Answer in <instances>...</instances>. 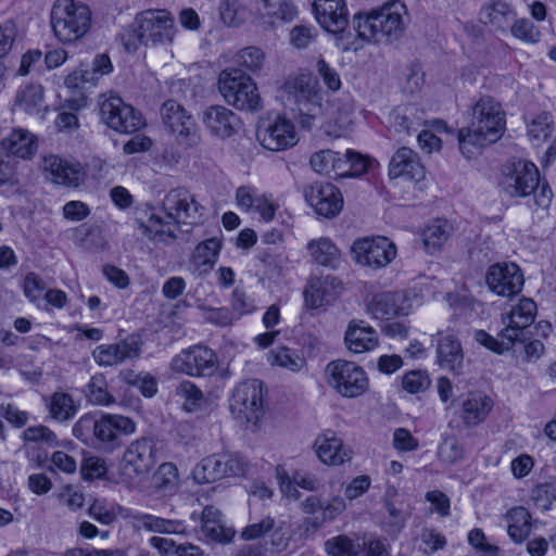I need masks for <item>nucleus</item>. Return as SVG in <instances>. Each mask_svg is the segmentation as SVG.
Here are the masks:
<instances>
[{
	"mask_svg": "<svg viewBox=\"0 0 556 556\" xmlns=\"http://www.w3.org/2000/svg\"><path fill=\"white\" fill-rule=\"evenodd\" d=\"M132 518L138 528L149 532L161 534H182L186 532V526L180 520L165 519L150 514H136Z\"/></svg>",
	"mask_w": 556,
	"mask_h": 556,
	"instance_id": "nucleus-38",
	"label": "nucleus"
},
{
	"mask_svg": "<svg viewBox=\"0 0 556 556\" xmlns=\"http://www.w3.org/2000/svg\"><path fill=\"white\" fill-rule=\"evenodd\" d=\"M161 118L169 132L187 142L198 139L197 125L192 115L175 100H167L161 106Z\"/></svg>",
	"mask_w": 556,
	"mask_h": 556,
	"instance_id": "nucleus-18",
	"label": "nucleus"
},
{
	"mask_svg": "<svg viewBox=\"0 0 556 556\" xmlns=\"http://www.w3.org/2000/svg\"><path fill=\"white\" fill-rule=\"evenodd\" d=\"M283 90L290 109L301 117L303 125L321 113V90L312 74L301 73L289 77Z\"/></svg>",
	"mask_w": 556,
	"mask_h": 556,
	"instance_id": "nucleus-4",
	"label": "nucleus"
},
{
	"mask_svg": "<svg viewBox=\"0 0 556 556\" xmlns=\"http://www.w3.org/2000/svg\"><path fill=\"white\" fill-rule=\"evenodd\" d=\"M232 61L241 70L240 72L243 73L244 71L256 74L263 70L266 62V54L261 48L249 46L239 50L233 55Z\"/></svg>",
	"mask_w": 556,
	"mask_h": 556,
	"instance_id": "nucleus-47",
	"label": "nucleus"
},
{
	"mask_svg": "<svg viewBox=\"0 0 556 556\" xmlns=\"http://www.w3.org/2000/svg\"><path fill=\"white\" fill-rule=\"evenodd\" d=\"M58 498L62 505L72 511H76L85 505L84 493L73 485L63 486Z\"/></svg>",
	"mask_w": 556,
	"mask_h": 556,
	"instance_id": "nucleus-63",
	"label": "nucleus"
},
{
	"mask_svg": "<svg viewBox=\"0 0 556 556\" xmlns=\"http://www.w3.org/2000/svg\"><path fill=\"white\" fill-rule=\"evenodd\" d=\"M256 139L264 149L279 152L294 147L299 136L291 119L277 115L257 122Z\"/></svg>",
	"mask_w": 556,
	"mask_h": 556,
	"instance_id": "nucleus-10",
	"label": "nucleus"
},
{
	"mask_svg": "<svg viewBox=\"0 0 556 556\" xmlns=\"http://www.w3.org/2000/svg\"><path fill=\"white\" fill-rule=\"evenodd\" d=\"M515 17V8L505 0H488L479 10V21L501 31L506 30Z\"/></svg>",
	"mask_w": 556,
	"mask_h": 556,
	"instance_id": "nucleus-32",
	"label": "nucleus"
},
{
	"mask_svg": "<svg viewBox=\"0 0 556 556\" xmlns=\"http://www.w3.org/2000/svg\"><path fill=\"white\" fill-rule=\"evenodd\" d=\"M407 21L406 5L400 0H391L368 13L354 15L353 24L361 39L369 43H389L402 37Z\"/></svg>",
	"mask_w": 556,
	"mask_h": 556,
	"instance_id": "nucleus-2",
	"label": "nucleus"
},
{
	"mask_svg": "<svg viewBox=\"0 0 556 556\" xmlns=\"http://www.w3.org/2000/svg\"><path fill=\"white\" fill-rule=\"evenodd\" d=\"M176 395L185 400V409L191 412L195 409L203 401L202 391L192 382L181 381L176 388Z\"/></svg>",
	"mask_w": 556,
	"mask_h": 556,
	"instance_id": "nucleus-57",
	"label": "nucleus"
},
{
	"mask_svg": "<svg viewBox=\"0 0 556 556\" xmlns=\"http://www.w3.org/2000/svg\"><path fill=\"white\" fill-rule=\"evenodd\" d=\"M177 29L166 10H147L136 16L135 33L144 46H165L174 40Z\"/></svg>",
	"mask_w": 556,
	"mask_h": 556,
	"instance_id": "nucleus-9",
	"label": "nucleus"
},
{
	"mask_svg": "<svg viewBox=\"0 0 556 556\" xmlns=\"http://www.w3.org/2000/svg\"><path fill=\"white\" fill-rule=\"evenodd\" d=\"M15 106L28 114H39L46 109L45 90L39 84H26L16 91Z\"/></svg>",
	"mask_w": 556,
	"mask_h": 556,
	"instance_id": "nucleus-39",
	"label": "nucleus"
},
{
	"mask_svg": "<svg viewBox=\"0 0 556 556\" xmlns=\"http://www.w3.org/2000/svg\"><path fill=\"white\" fill-rule=\"evenodd\" d=\"M225 478L247 477L253 469L252 463L241 454L224 453Z\"/></svg>",
	"mask_w": 556,
	"mask_h": 556,
	"instance_id": "nucleus-52",
	"label": "nucleus"
},
{
	"mask_svg": "<svg viewBox=\"0 0 556 556\" xmlns=\"http://www.w3.org/2000/svg\"><path fill=\"white\" fill-rule=\"evenodd\" d=\"M46 291V283L37 274L29 273L26 275L24 279V293L30 302L38 305Z\"/></svg>",
	"mask_w": 556,
	"mask_h": 556,
	"instance_id": "nucleus-62",
	"label": "nucleus"
},
{
	"mask_svg": "<svg viewBox=\"0 0 556 556\" xmlns=\"http://www.w3.org/2000/svg\"><path fill=\"white\" fill-rule=\"evenodd\" d=\"M507 532L515 543H521L530 533V515L523 507H514L506 514Z\"/></svg>",
	"mask_w": 556,
	"mask_h": 556,
	"instance_id": "nucleus-45",
	"label": "nucleus"
},
{
	"mask_svg": "<svg viewBox=\"0 0 556 556\" xmlns=\"http://www.w3.org/2000/svg\"><path fill=\"white\" fill-rule=\"evenodd\" d=\"M137 340L124 339L115 343L100 344L92 351V358L100 367H115L140 356Z\"/></svg>",
	"mask_w": 556,
	"mask_h": 556,
	"instance_id": "nucleus-23",
	"label": "nucleus"
},
{
	"mask_svg": "<svg viewBox=\"0 0 556 556\" xmlns=\"http://www.w3.org/2000/svg\"><path fill=\"white\" fill-rule=\"evenodd\" d=\"M285 522H280L277 527L276 519L269 515L263 517L261 520L248 525L240 533V538L244 541H254L268 534L269 532L282 530Z\"/></svg>",
	"mask_w": 556,
	"mask_h": 556,
	"instance_id": "nucleus-51",
	"label": "nucleus"
},
{
	"mask_svg": "<svg viewBox=\"0 0 556 556\" xmlns=\"http://www.w3.org/2000/svg\"><path fill=\"white\" fill-rule=\"evenodd\" d=\"M325 374L328 386L343 397H357L368 390V376L365 369L354 362L332 361L326 366Z\"/></svg>",
	"mask_w": 556,
	"mask_h": 556,
	"instance_id": "nucleus-7",
	"label": "nucleus"
},
{
	"mask_svg": "<svg viewBox=\"0 0 556 556\" xmlns=\"http://www.w3.org/2000/svg\"><path fill=\"white\" fill-rule=\"evenodd\" d=\"M392 125L397 132L410 134L421 125V117L414 106L399 108L392 112Z\"/></svg>",
	"mask_w": 556,
	"mask_h": 556,
	"instance_id": "nucleus-50",
	"label": "nucleus"
},
{
	"mask_svg": "<svg viewBox=\"0 0 556 556\" xmlns=\"http://www.w3.org/2000/svg\"><path fill=\"white\" fill-rule=\"evenodd\" d=\"M216 366L217 357L215 353L202 345H194L182 350L170 363V368L174 372L187 376L210 375L214 372Z\"/></svg>",
	"mask_w": 556,
	"mask_h": 556,
	"instance_id": "nucleus-17",
	"label": "nucleus"
},
{
	"mask_svg": "<svg viewBox=\"0 0 556 556\" xmlns=\"http://www.w3.org/2000/svg\"><path fill=\"white\" fill-rule=\"evenodd\" d=\"M511 35L526 43H536L541 38L540 29L529 20L519 18L510 26Z\"/></svg>",
	"mask_w": 556,
	"mask_h": 556,
	"instance_id": "nucleus-56",
	"label": "nucleus"
},
{
	"mask_svg": "<svg viewBox=\"0 0 556 556\" xmlns=\"http://www.w3.org/2000/svg\"><path fill=\"white\" fill-rule=\"evenodd\" d=\"M267 362L270 366L299 372L306 366V361L298 352L287 348L278 346L267 354Z\"/></svg>",
	"mask_w": 556,
	"mask_h": 556,
	"instance_id": "nucleus-46",
	"label": "nucleus"
},
{
	"mask_svg": "<svg viewBox=\"0 0 556 556\" xmlns=\"http://www.w3.org/2000/svg\"><path fill=\"white\" fill-rule=\"evenodd\" d=\"M345 170L344 176H359L365 174L371 165V160L352 150L345 153Z\"/></svg>",
	"mask_w": 556,
	"mask_h": 556,
	"instance_id": "nucleus-61",
	"label": "nucleus"
},
{
	"mask_svg": "<svg viewBox=\"0 0 556 556\" xmlns=\"http://www.w3.org/2000/svg\"><path fill=\"white\" fill-rule=\"evenodd\" d=\"M203 124L215 137L226 139L233 136L240 127V118L223 105H212L203 112Z\"/></svg>",
	"mask_w": 556,
	"mask_h": 556,
	"instance_id": "nucleus-28",
	"label": "nucleus"
},
{
	"mask_svg": "<svg viewBox=\"0 0 556 556\" xmlns=\"http://www.w3.org/2000/svg\"><path fill=\"white\" fill-rule=\"evenodd\" d=\"M523 282V275L514 263L495 264L489 268L486 274V283L490 290L502 296L519 293Z\"/></svg>",
	"mask_w": 556,
	"mask_h": 556,
	"instance_id": "nucleus-20",
	"label": "nucleus"
},
{
	"mask_svg": "<svg viewBox=\"0 0 556 556\" xmlns=\"http://www.w3.org/2000/svg\"><path fill=\"white\" fill-rule=\"evenodd\" d=\"M236 201L241 210L257 214L265 223L271 222L279 208V203L271 194L260 193L255 188L248 186L237 189Z\"/></svg>",
	"mask_w": 556,
	"mask_h": 556,
	"instance_id": "nucleus-22",
	"label": "nucleus"
},
{
	"mask_svg": "<svg viewBox=\"0 0 556 556\" xmlns=\"http://www.w3.org/2000/svg\"><path fill=\"white\" fill-rule=\"evenodd\" d=\"M218 88L225 101L240 111L258 112L264 106L256 83L238 70L223 71Z\"/></svg>",
	"mask_w": 556,
	"mask_h": 556,
	"instance_id": "nucleus-5",
	"label": "nucleus"
},
{
	"mask_svg": "<svg viewBox=\"0 0 556 556\" xmlns=\"http://www.w3.org/2000/svg\"><path fill=\"white\" fill-rule=\"evenodd\" d=\"M135 430L136 425L130 418L108 414L96 419L94 437L101 442H111L118 433L131 434Z\"/></svg>",
	"mask_w": 556,
	"mask_h": 556,
	"instance_id": "nucleus-34",
	"label": "nucleus"
},
{
	"mask_svg": "<svg viewBox=\"0 0 556 556\" xmlns=\"http://www.w3.org/2000/svg\"><path fill=\"white\" fill-rule=\"evenodd\" d=\"M402 387L408 393L417 394L430 387V378L422 370H412L403 376Z\"/></svg>",
	"mask_w": 556,
	"mask_h": 556,
	"instance_id": "nucleus-59",
	"label": "nucleus"
},
{
	"mask_svg": "<svg viewBox=\"0 0 556 556\" xmlns=\"http://www.w3.org/2000/svg\"><path fill=\"white\" fill-rule=\"evenodd\" d=\"M78 405L72 395L64 392H55L49 403V414L58 421H66L76 415Z\"/></svg>",
	"mask_w": 556,
	"mask_h": 556,
	"instance_id": "nucleus-49",
	"label": "nucleus"
},
{
	"mask_svg": "<svg viewBox=\"0 0 556 556\" xmlns=\"http://www.w3.org/2000/svg\"><path fill=\"white\" fill-rule=\"evenodd\" d=\"M0 149L15 161H28L37 153L38 139L31 131L16 128L1 140Z\"/></svg>",
	"mask_w": 556,
	"mask_h": 556,
	"instance_id": "nucleus-29",
	"label": "nucleus"
},
{
	"mask_svg": "<svg viewBox=\"0 0 556 556\" xmlns=\"http://www.w3.org/2000/svg\"><path fill=\"white\" fill-rule=\"evenodd\" d=\"M89 401L97 405L108 406L115 402L106 390V382L102 375L93 376L87 386Z\"/></svg>",
	"mask_w": 556,
	"mask_h": 556,
	"instance_id": "nucleus-55",
	"label": "nucleus"
},
{
	"mask_svg": "<svg viewBox=\"0 0 556 556\" xmlns=\"http://www.w3.org/2000/svg\"><path fill=\"white\" fill-rule=\"evenodd\" d=\"M366 312L374 319L390 320L407 316L413 308L410 298L402 291H382L370 293L365 300Z\"/></svg>",
	"mask_w": 556,
	"mask_h": 556,
	"instance_id": "nucleus-14",
	"label": "nucleus"
},
{
	"mask_svg": "<svg viewBox=\"0 0 556 556\" xmlns=\"http://www.w3.org/2000/svg\"><path fill=\"white\" fill-rule=\"evenodd\" d=\"M159 460V451L153 440L140 438L132 441L124 451L119 476L131 484L150 473Z\"/></svg>",
	"mask_w": 556,
	"mask_h": 556,
	"instance_id": "nucleus-6",
	"label": "nucleus"
},
{
	"mask_svg": "<svg viewBox=\"0 0 556 556\" xmlns=\"http://www.w3.org/2000/svg\"><path fill=\"white\" fill-rule=\"evenodd\" d=\"M306 248L311 257L321 266L334 267L339 262L340 251L329 238L313 239Z\"/></svg>",
	"mask_w": 556,
	"mask_h": 556,
	"instance_id": "nucleus-43",
	"label": "nucleus"
},
{
	"mask_svg": "<svg viewBox=\"0 0 556 556\" xmlns=\"http://www.w3.org/2000/svg\"><path fill=\"white\" fill-rule=\"evenodd\" d=\"M539 181L538 167L532 162L519 159L502 166L498 187L510 198H526L538 188Z\"/></svg>",
	"mask_w": 556,
	"mask_h": 556,
	"instance_id": "nucleus-8",
	"label": "nucleus"
},
{
	"mask_svg": "<svg viewBox=\"0 0 556 556\" xmlns=\"http://www.w3.org/2000/svg\"><path fill=\"white\" fill-rule=\"evenodd\" d=\"M316 36L314 26L296 25L290 30L289 40L294 48L306 49L315 41Z\"/></svg>",
	"mask_w": 556,
	"mask_h": 556,
	"instance_id": "nucleus-60",
	"label": "nucleus"
},
{
	"mask_svg": "<svg viewBox=\"0 0 556 556\" xmlns=\"http://www.w3.org/2000/svg\"><path fill=\"white\" fill-rule=\"evenodd\" d=\"M218 10L222 22L229 27H239L250 17V10L241 0H220Z\"/></svg>",
	"mask_w": 556,
	"mask_h": 556,
	"instance_id": "nucleus-48",
	"label": "nucleus"
},
{
	"mask_svg": "<svg viewBox=\"0 0 556 556\" xmlns=\"http://www.w3.org/2000/svg\"><path fill=\"white\" fill-rule=\"evenodd\" d=\"M219 517L220 513L217 509L206 506L202 513V532L207 539L214 542L223 544L230 543L236 532L233 529L225 527Z\"/></svg>",
	"mask_w": 556,
	"mask_h": 556,
	"instance_id": "nucleus-37",
	"label": "nucleus"
},
{
	"mask_svg": "<svg viewBox=\"0 0 556 556\" xmlns=\"http://www.w3.org/2000/svg\"><path fill=\"white\" fill-rule=\"evenodd\" d=\"M53 35L61 43L70 45L84 38L91 27L88 5L74 0H55L50 14Z\"/></svg>",
	"mask_w": 556,
	"mask_h": 556,
	"instance_id": "nucleus-3",
	"label": "nucleus"
},
{
	"mask_svg": "<svg viewBox=\"0 0 556 556\" xmlns=\"http://www.w3.org/2000/svg\"><path fill=\"white\" fill-rule=\"evenodd\" d=\"M318 459L327 466H340L352 459V450L344 444L336 432L327 430L319 434L314 442Z\"/></svg>",
	"mask_w": 556,
	"mask_h": 556,
	"instance_id": "nucleus-25",
	"label": "nucleus"
},
{
	"mask_svg": "<svg viewBox=\"0 0 556 556\" xmlns=\"http://www.w3.org/2000/svg\"><path fill=\"white\" fill-rule=\"evenodd\" d=\"M344 343L349 352L362 354L374 351L379 345V337L363 320H352L345 330Z\"/></svg>",
	"mask_w": 556,
	"mask_h": 556,
	"instance_id": "nucleus-30",
	"label": "nucleus"
},
{
	"mask_svg": "<svg viewBox=\"0 0 556 556\" xmlns=\"http://www.w3.org/2000/svg\"><path fill=\"white\" fill-rule=\"evenodd\" d=\"M303 194L305 201L320 216L333 217L342 210V195L338 188L331 184H312L304 188Z\"/></svg>",
	"mask_w": 556,
	"mask_h": 556,
	"instance_id": "nucleus-19",
	"label": "nucleus"
},
{
	"mask_svg": "<svg viewBox=\"0 0 556 556\" xmlns=\"http://www.w3.org/2000/svg\"><path fill=\"white\" fill-rule=\"evenodd\" d=\"M325 551L329 556H357L359 545L346 535H337L325 542Z\"/></svg>",
	"mask_w": 556,
	"mask_h": 556,
	"instance_id": "nucleus-53",
	"label": "nucleus"
},
{
	"mask_svg": "<svg viewBox=\"0 0 556 556\" xmlns=\"http://www.w3.org/2000/svg\"><path fill=\"white\" fill-rule=\"evenodd\" d=\"M492 407L493 402L485 394L469 393L462 405V419L468 426H477L486 418Z\"/></svg>",
	"mask_w": 556,
	"mask_h": 556,
	"instance_id": "nucleus-36",
	"label": "nucleus"
},
{
	"mask_svg": "<svg viewBox=\"0 0 556 556\" xmlns=\"http://www.w3.org/2000/svg\"><path fill=\"white\" fill-rule=\"evenodd\" d=\"M40 168L47 180L66 188L79 187L86 176L80 163L64 159L58 154L43 155Z\"/></svg>",
	"mask_w": 556,
	"mask_h": 556,
	"instance_id": "nucleus-15",
	"label": "nucleus"
},
{
	"mask_svg": "<svg viewBox=\"0 0 556 556\" xmlns=\"http://www.w3.org/2000/svg\"><path fill=\"white\" fill-rule=\"evenodd\" d=\"M342 289V282L331 276L312 280L304 291L305 303L309 307L317 308L332 301Z\"/></svg>",
	"mask_w": 556,
	"mask_h": 556,
	"instance_id": "nucleus-33",
	"label": "nucleus"
},
{
	"mask_svg": "<svg viewBox=\"0 0 556 556\" xmlns=\"http://www.w3.org/2000/svg\"><path fill=\"white\" fill-rule=\"evenodd\" d=\"M198 483H212L225 478L224 453L203 458L192 470Z\"/></svg>",
	"mask_w": 556,
	"mask_h": 556,
	"instance_id": "nucleus-41",
	"label": "nucleus"
},
{
	"mask_svg": "<svg viewBox=\"0 0 556 556\" xmlns=\"http://www.w3.org/2000/svg\"><path fill=\"white\" fill-rule=\"evenodd\" d=\"M437 362L439 366L455 375H459L464 367V353L460 342L450 328L438 331Z\"/></svg>",
	"mask_w": 556,
	"mask_h": 556,
	"instance_id": "nucleus-26",
	"label": "nucleus"
},
{
	"mask_svg": "<svg viewBox=\"0 0 556 556\" xmlns=\"http://www.w3.org/2000/svg\"><path fill=\"white\" fill-rule=\"evenodd\" d=\"M222 241L217 238L200 242L195 247L190 260L192 271L199 276L211 271L217 261Z\"/></svg>",
	"mask_w": 556,
	"mask_h": 556,
	"instance_id": "nucleus-35",
	"label": "nucleus"
},
{
	"mask_svg": "<svg viewBox=\"0 0 556 556\" xmlns=\"http://www.w3.org/2000/svg\"><path fill=\"white\" fill-rule=\"evenodd\" d=\"M353 260L371 269L387 267L397 254L396 245L384 236L364 237L351 245Z\"/></svg>",
	"mask_w": 556,
	"mask_h": 556,
	"instance_id": "nucleus-11",
	"label": "nucleus"
},
{
	"mask_svg": "<svg viewBox=\"0 0 556 556\" xmlns=\"http://www.w3.org/2000/svg\"><path fill=\"white\" fill-rule=\"evenodd\" d=\"M100 112L102 121L111 129L122 134H131L144 126L142 115L115 94L103 98Z\"/></svg>",
	"mask_w": 556,
	"mask_h": 556,
	"instance_id": "nucleus-13",
	"label": "nucleus"
},
{
	"mask_svg": "<svg viewBox=\"0 0 556 556\" xmlns=\"http://www.w3.org/2000/svg\"><path fill=\"white\" fill-rule=\"evenodd\" d=\"M22 438L25 442L37 443L48 447L60 446L55 433L43 425L28 427L23 431Z\"/></svg>",
	"mask_w": 556,
	"mask_h": 556,
	"instance_id": "nucleus-54",
	"label": "nucleus"
},
{
	"mask_svg": "<svg viewBox=\"0 0 556 556\" xmlns=\"http://www.w3.org/2000/svg\"><path fill=\"white\" fill-rule=\"evenodd\" d=\"M258 18L270 26L291 23L298 16V8L291 0H261L256 7Z\"/></svg>",
	"mask_w": 556,
	"mask_h": 556,
	"instance_id": "nucleus-31",
	"label": "nucleus"
},
{
	"mask_svg": "<svg viewBox=\"0 0 556 556\" xmlns=\"http://www.w3.org/2000/svg\"><path fill=\"white\" fill-rule=\"evenodd\" d=\"M389 176L391 178L403 177L418 184L426 178V169L414 150L402 147L394 153L390 161Z\"/></svg>",
	"mask_w": 556,
	"mask_h": 556,
	"instance_id": "nucleus-27",
	"label": "nucleus"
},
{
	"mask_svg": "<svg viewBox=\"0 0 556 556\" xmlns=\"http://www.w3.org/2000/svg\"><path fill=\"white\" fill-rule=\"evenodd\" d=\"M309 165L314 172L321 175H329L334 173L339 176H344L345 162L339 152L332 150H320L311 155Z\"/></svg>",
	"mask_w": 556,
	"mask_h": 556,
	"instance_id": "nucleus-40",
	"label": "nucleus"
},
{
	"mask_svg": "<svg viewBox=\"0 0 556 556\" xmlns=\"http://www.w3.org/2000/svg\"><path fill=\"white\" fill-rule=\"evenodd\" d=\"M313 13L318 24L328 33L340 34L349 24L345 0H314Z\"/></svg>",
	"mask_w": 556,
	"mask_h": 556,
	"instance_id": "nucleus-24",
	"label": "nucleus"
},
{
	"mask_svg": "<svg viewBox=\"0 0 556 556\" xmlns=\"http://www.w3.org/2000/svg\"><path fill=\"white\" fill-rule=\"evenodd\" d=\"M163 210L170 222L191 225L200 222L204 207L187 189L175 188L166 193Z\"/></svg>",
	"mask_w": 556,
	"mask_h": 556,
	"instance_id": "nucleus-16",
	"label": "nucleus"
},
{
	"mask_svg": "<svg viewBox=\"0 0 556 556\" xmlns=\"http://www.w3.org/2000/svg\"><path fill=\"white\" fill-rule=\"evenodd\" d=\"M536 304L529 298H522L510 309L502 315V321L505 328L502 329L501 338L508 339L509 342L518 340L522 330L529 327L535 318Z\"/></svg>",
	"mask_w": 556,
	"mask_h": 556,
	"instance_id": "nucleus-21",
	"label": "nucleus"
},
{
	"mask_svg": "<svg viewBox=\"0 0 556 556\" xmlns=\"http://www.w3.org/2000/svg\"><path fill=\"white\" fill-rule=\"evenodd\" d=\"M452 233V226L447 220L435 219L428 224L422 231V243L426 251L434 254L441 250Z\"/></svg>",
	"mask_w": 556,
	"mask_h": 556,
	"instance_id": "nucleus-42",
	"label": "nucleus"
},
{
	"mask_svg": "<svg viewBox=\"0 0 556 556\" xmlns=\"http://www.w3.org/2000/svg\"><path fill=\"white\" fill-rule=\"evenodd\" d=\"M263 383L252 379L236 387L230 400V410L240 422L255 424L263 413Z\"/></svg>",
	"mask_w": 556,
	"mask_h": 556,
	"instance_id": "nucleus-12",
	"label": "nucleus"
},
{
	"mask_svg": "<svg viewBox=\"0 0 556 556\" xmlns=\"http://www.w3.org/2000/svg\"><path fill=\"white\" fill-rule=\"evenodd\" d=\"M392 445L399 452H414L419 447V441L406 428H396L393 432Z\"/></svg>",
	"mask_w": 556,
	"mask_h": 556,
	"instance_id": "nucleus-64",
	"label": "nucleus"
},
{
	"mask_svg": "<svg viewBox=\"0 0 556 556\" xmlns=\"http://www.w3.org/2000/svg\"><path fill=\"white\" fill-rule=\"evenodd\" d=\"M552 134V116L542 113L535 116L528 125V135L532 140L544 141Z\"/></svg>",
	"mask_w": 556,
	"mask_h": 556,
	"instance_id": "nucleus-58",
	"label": "nucleus"
},
{
	"mask_svg": "<svg viewBox=\"0 0 556 556\" xmlns=\"http://www.w3.org/2000/svg\"><path fill=\"white\" fill-rule=\"evenodd\" d=\"M91 518L102 525H112L118 517L127 518L129 510L118 504H110L104 498H96L88 508Z\"/></svg>",
	"mask_w": 556,
	"mask_h": 556,
	"instance_id": "nucleus-44",
	"label": "nucleus"
},
{
	"mask_svg": "<svg viewBox=\"0 0 556 556\" xmlns=\"http://www.w3.org/2000/svg\"><path fill=\"white\" fill-rule=\"evenodd\" d=\"M506 129V113L490 96H482L472 106L471 126L458 130L462 154L470 159L482 148L498 141Z\"/></svg>",
	"mask_w": 556,
	"mask_h": 556,
	"instance_id": "nucleus-1",
	"label": "nucleus"
}]
</instances>
